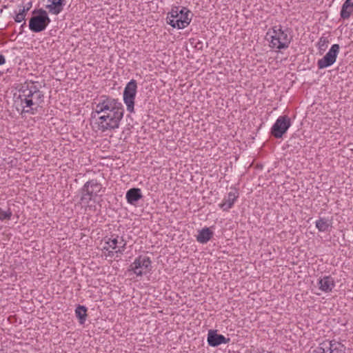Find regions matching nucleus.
Instances as JSON below:
<instances>
[{"label": "nucleus", "instance_id": "2eb2a0df", "mask_svg": "<svg viewBox=\"0 0 353 353\" xmlns=\"http://www.w3.org/2000/svg\"><path fill=\"white\" fill-rule=\"evenodd\" d=\"M143 197L141 189L132 188L126 192L125 198L128 203L131 205H135L136 203Z\"/></svg>", "mask_w": 353, "mask_h": 353}, {"label": "nucleus", "instance_id": "c85d7f7f", "mask_svg": "<svg viewBox=\"0 0 353 353\" xmlns=\"http://www.w3.org/2000/svg\"><path fill=\"white\" fill-rule=\"evenodd\" d=\"M6 63L5 57L2 54H0V65L4 64Z\"/></svg>", "mask_w": 353, "mask_h": 353}, {"label": "nucleus", "instance_id": "7ed1b4c3", "mask_svg": "<svg viewBox=\"0 0 353 353\" xmlns=\"http://www.w3.org/2000/svg\"><path fill=\"white\" fill-rule=\"evenodd\" d=\"M124 110L109 112L97 117L95 124L98 130L104 132L118 129L123 117Z\"/></svg>", "mask_w": 353, "mask_h": 353}, {"label": "nucleus", "instance_id": "f8f14e48", "mask_svg": "<svg viewBox=\"0 0 353 353\" xmlns=\"http://www.w3.org/2000/svg\"><path fill=\"white\" fill-rule=\"evenodd\" d=\"M208 343L211 347H217L223 343H228L230 342V338H225L222 334H219L217 330H210L208 334Z\"/></svg>", "mask_w": 353, "mask_h": 353}, {"label": "nucleus", "instance_id": "f3484780", "mask_svg": "<svg viewBox=\"0 0 353 353\" xmlns=\"http://www.w3.org/2000/svg\"><path fill=\"white\" fill-rule=\"evenodd\" d=\"M213 236V232L209 228H204L199 231L196 241L201 243H206Z\"/></svg>", "mask_w": 353, "mask_h": 353}, {"label": "nucleus", "instance_id": "423d86ee", "mask_svg": "<svg viewBox=\"0 0 353 353\" xmlns=\"http://www.w3.org/2000/svg\"><path fill=\"white\" fill-rule=\"evenodd\" d=\"M29 21V28L33 32H41L46 30L50 23L47 12L43 8L34 9Z\"/></svg>", "mask_w": 353, "mask_h": 353}, {"label": "nucleus", "instance_id": "a878e982", "mask_svg": "<svg viewBox=\"0 0 353 353\" xmlns=\"http://www.w3.org/2000/svg\"><path fill=\"white\" fill-rule=\"evenodd\" d=\"M119 250H117L115 252L122 254L125 250L126 241L123 238H121V241L119 242Z\"/></svg>", "mask_w": 353, "mask_h": 353}, {"label": "nucleus", "instance_id": "6e6552de", "mask_svg": "<svg viewBox=\"0 0 353 353\" xmlns=\"http://www.w3.org/2000/svg\"><path fill=\"white\" fill-rule=\"evenodd\" d=\"M137 83L134 79L130 80L125 85L123 90V101L127 107V110L134 112V99L137 94Z\"/></svg>", "mask_w": 353, "mask_h": 353}, {"label": "nucleus", "instance_id": "0eeeda50", "mask_svg": "<svg viewBox=\"0 0 353 353\" xmlns=\"http://www.w3.org/2000/svg\"><path fill=\"white\" fill-rule=\"evenodd\" d=\"M102 185L97 179H91L85 183L81 188V202L88 204L91 201L94 200L98 196H101L100 192L102 190Z\"/></svg>", "mask_w": 353, "mask_h": 353}, {"label": "nucleus", "instance_id": "aec40b11", "mask_svg": "<svg viewBox=\"0 0 353 353\" xmlns=\"http://www.w3.org/2000/svg\"><path fill=\"white\" fill-rule=\"evenodd\" d=\"M76 316L79 319V323L83 324L86 320L87 308L83 305H79L75 309Z\"/></svg>", "mask_w": 353, "mask_h": 353}, {"label": "nucleus", "instance_id": "6ab92c4d", "mask_svg": "<svg viewBox=\"0 0 353 353\" xmlns=\"http://www.w3.org/2000/svg\"><path fill=\"white\" fill-rule=\"evenodd\" d=\"M32 5V1L27 3L26 6H23L22 8H20L19 12L16 14L14 19L17 23H20L25 20L27 12L30 10Z\"/></svg>", "mask_w": 353, "mask_h": 353}, {"label": "nucleus", "instance_id": "a211bd4d", "mask_svg": "<svg viewBox=\"0 0 353 353\" xmlns=\"http://www.w3.org/2000/svg\"><path fill=\"white\" fill-rule=\"evenodd\" d=\"M332 221L326 218H320L316 223V227L319 232H330L332 228Z\"/></svg>", "mask_w": 353, "mask_h": 353}, {"label": "nucleus", "instance_id": "39448f33", "mask_svg": "<svg viewBox=\"0 0 353 353\" xmlns=\"http://www.w3.org/2000/svg\"><path fill=\"white\" fill-rule=\"evenodd\" d=\"M190 14V11L187 8L174 6L168 14L167 23L174 28L183 29L191 21Z\"/></svg>", "mask_w": 353, "mask_h": 353}, {"label": "nucleus", "instance_id": "4468645a", "mask_svg": "<svg viewBox=\"0 0 353 353\" xmlns=\"http://www.w3.org/2000/svg\"><path fill=\"white\" fill-rule=\"evenodd\" d=\"M319 289L325 292L332 290L335 286L334 279L331 276H325L319 281Z\"/></svg>", "mask_w": 353, "mask_h": 353}, {"label": "nucleus", "instance_id": "b1692460", "mask_svg": "<svg viewBox=\"0 0 353 353\" xmlns=\"http://www.w3.org/2000/svg\"><path fill=\"white\" fill-rule=\"evenodd\" d=\"M353 12V8H348L347 5H343L341 10V17L343 19H348Z\"/></svg>", "mask_w": 353, "mask_h": 353}, {"label": "nucleus", "instance_id": "20e7f679", "mask_svg": "<svg viewBox=\"0 0 353 353\" xmlns=\"http://www.w3.org/2000/svg\"><path fill=\"white\" fill-rule=\"evenodd\" d=\"M266 36H270L271 39L270 46L279 50L288 48L292 41L288 28L283 30L281 25L273 26L268 30Z\"/></svg>", "mask_w": 353, "mask_h": 353}, {"label": "nucleus", "instance_id": "cd10ccee", "mask_svg": "<svg viewBox=\"0 0 353 353\" xmlns=\"http://www.w3.org/2000/svg\"><path fill=\"white\" fill-rule=\"evenodd\" d=\"M343 5H347L348 8H352V6H353V0H345Z\"/></svg>", "mask_w": 353, "mask_h": 353}, {"label": "nucleus", "instance_id": "7c9ffc66", "mask_svg": "<svg viewBox=\"0 0 353 353\" xmlns=\"http://www.w3.org/2000/svg\"><path fill=\"white\" fill-rule=\"evenodd\" d=\"M26 26V22H24L21 26V29H23V27Z\"/></svg>", "mask_w": 353, "mask_h": 353}, {"label": "nucleus", "instance_id": "5701e85b", "mask_svg": "<svg viewBox=\"0 0 353 353\" xmlns=\"http://www.w3.org/2000/svg\"><path fill=\"white\" fill-rule=\"evenodd\" d=\"M329 41L327 37H321L318 42V48L321 54L325 52L327 48Z\"/></svg>", "mask_w": 353, "mask_h": 353}, {"label": "nucleus", "instance_id": "412c9836", "mask_svg": "<svg viewBox=\"0 0 353 353\" xmlns=\"http://www.w3.org/2000/svg\"><path fill=\"white\" fill-rule=\"evenodd\" d=\"M316 352L332 353V341L326 340L321 343L316 348Z\"/></svg>", "mask_w": 353, "mask_h": 353}, {"label": "nucleus", "instance_id": "9b49d317", "mask_svg": "<svg viewBox=\"0 0 353 353\" xmlns=\"http://www.w3.org/2000/svg\"><path fill=\"white\" fill-rule=\"evenodd\" d=\"M340 46L339 44H333L326 54L317 61L319 69H323L333 65L339 52Z\"/></svg>", "mask_w": 353, "mask_h": 353}, {"label": "nucleus", "instance_id": "dca6fc26", "mask_svg": "<svg viewBox=\"0 0 353 353\" xmlns=\"http://www.w3.org/2000/svg\"><path fill=\"white\" fill-rule=\"evenodd\" d=\"M238 196L239 194L236 190H234L233 192H230L228 194L227 198H225L223 202L219 205L220 208L224 211L228 210L233 206L234 201L238 198Z\"/></svg>", "mask_w": 353, "mask_h": 353}, {"label": "nucleus", "instance_id": "ddd939ff", "mask_svg": "<svg viewBox=\"0 0 353 353\" xmlns=\"http://www.w3.org/2000/svg\"><path fill=\"white\" fill-rule=\"evenodd\" d=\"M50 3L46 8L50 14L58 15L60 14L65 5V0H48Z\"/></svg>", "mask_w": 353, "mask_h": 353}, {"label": "nucleus", "instance_id": "4be33fe9", "mask_svg": "<svg viewBox=\"0 0 353 353\" xmlns=\"http://www.w3.org/2000/svg\"><path fill=\"white\" fill-rule=\"evenodd\" d=\"M332 341V353H345V346L341 343Z\"/></svg>", "mask_w": 353, "mask_h": 353}, {"label": "nucleus", "instance_id": "f257e3e1", "mask_svg": "<svg viewBox=\"0 0 353 353\" xmlns=\"http://www.w3.org/2000/svg\"><path fill=\"white\" fill-rule=\"evenodd\" d=\"M19 99L23 107V112L34 114L37 112V107L44 101V94L39 88L32 83L30 85H23L19 90Z\"/></svg>", "mask_w": 353, "mask_h": 353}, {"label": "nucleus", "instance_id": "1a4fd4ad", "mask_svg": "<svg viewBox=\"0 0 353 353\" xmlns=\"http://www.w3.org/2000/svg\"><path fill=\"white\" fill-rule=\"evenodd\" d=\"M151 263L150 257L139 256L130 265L129 271H132L137 276H141L151 270Z\"/></svg>", "mask_w": 353, "mask_h": 353}, {"label": "nucleus", "instance_id": "393cba45", "mask_svg": "<svg viewBox=\"0 0 353 353\" xmlns=\"http://www.w3.org/2000/svg\"><path fill=\"white\" fill-rule=\"evenodd\" d=\"M12 215V213L10 208H8L7 210H3L0 208V221H3L4 220H10Z\"/></svg>", "mask_w": 353, "mask_h": 353}, {"label": "nucleus", "instance_id": "f03ea898", "mask_svg": "<svg viewBox=\"0 0 353 353\" xmlns=\"http://www.w3.org/2000/svg\"><path fill=\"white\" fill-rule=\"evenodd\" d=\"M92 110L91 118L94 119L100 114L124 110V108L119 99L110 96L102 95L97 101L92 103Z\"/></svg>", "mask_w": 353, "mask_h": 353}, {"label": "nucleus", "instance_id": "bb28decb", "mask_svg": "<svg viewBox=\"0 0 353 353\" xmlns=\"http://www.w3.org/2000/svg\"><path fill=\"white\" fill-rule=\"evenodd\" d=\"M118 241V236L114 239H109L108 241L106 242L107 244L109 245L110 248H112L113 250L117 248V245L119 243Z\"/></svg>", "mask_w": 353, "mask_h": 353}, {"label": "nucleus", "instance_id": "9d476101", "mask_svg": "<svg viewBox=\"0 0 353 353\" xmlns=\"http://www.w3.org/2000/svg\"><path fill=\"white\" fill-rule=\"evenodd\" d=\"M290 126V119L287 115L280 116L272 125L270 133L274 137L280 139Z\"/></svg>", "mask_w": 353, "mask_h": 353}, {"label": "nucleus", "instance_id": "c756f323", "mask_svg": "<svg viewBox=\"0 0 353 353\" xmlns=\"http://www.w3.org/2000/svg\"><path fill=\"white\" fill-rule=\"evenodd\" d=\"M108 256L112 257L114 256V252L113 251H109L108 254Z\"/></svg>", "mask_w": 353, "mask_h": 353}]
</instances>
